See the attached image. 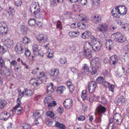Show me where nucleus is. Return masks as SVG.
Instances as JSON below:
<instances>
[{
  "instance_id": "obj_1",
  "label": "nucleus",
  "mask_w": 129,
  "mask_h": 129,
  "mask_svg": "<svg viewBox=\"0 0 129 129\" xmlns=\"http://www.w3.org/2000/svg\"><path fill=\"white\" fill-rule=\"evenodd\" d=\"M123 121V119L121 115L118 113H116L113 117L110 119L108 124L109 127L112 128L114 124L117 125L121 124Z\"/></svg>"
},
{
  "instance_id": "obj_2",
  "label": "nucleus",
  "mask_w": 129,
  "mask_h": 129,
  "mask_svg": "<svg viewBox=\"0 0 129 129\" xmlns=\"http://www.w3.org/2000/svg\"><path fill=\"white\" fill-rule=\"evenodd\" d=\"M108 30V25L107 24L104 23L99 24L97 27V30L98 31L102 33V37L103 38L105 37L104 34L107 32Z\"/></svg>"
},
{
  "instance_id": "obj_3",
  "label": "nucleus",
  "mask_w": 129,
  "mask_h": 129,
  "mask_svg": "<svg viewBox=\"0 0 129 129\" xmlns=\"http://www.w3.org/2000/svg\"><path fill=\"white\" fill-rule=\"evenodd\" d=\"M111 38L114 40H117L120 42H123L126 40V37L121 33L119 32L115 33L112 35Z\"/></svg>"
},
{
  "instance_id": "obj_4",
  "label": "nucleus",
  "mask_w": 129,
  "mask_h": 129,
  "mask_svg": "<svg viewBox=\"0 0 129 129\" xmlns=\"http://www.w3.org/2000/svg\"><path fill=\"white\" fill-rule=\"evenodd\" d=\"M34 8L36 10L33 12L34 15H35V17L37 18H40L42 17L44 13L42 11H40L39 7L36 6L34 7Z\"/></svg>"
},
{
  "instance_id": "obj_5",
  "label": "nucleus",
  "mask_w": 129,
  "mask_h": 129,
  "mask_svg": "<svg viewBox=\"0 0 129 129\" xmlns=\"http://www.w3.org/2000/svg\"><path fill=\"white\" fill-rule=\"evenodd\" d=\"M38 41L41 43H46L48 40L47 37L43 34L38 35L36 37Z\"/></svg>"
},
{
  "instance_id": "obj_6",
  "label": "nucleus",
  "mask_w": 129,
  "mask_h": 129,
  "mask_svg": "<svg viewBox=\"0 0 129 129\" xmlns=\"http://www.w3.org/2000/svg\"><path fill=\"white\" fill-rule=\"evenodd\" d=\"M97 86L96 83L94 81H90L88 85V90L89 93L93 92Z\"/></svg>"
},
{
  "instance_id": "obj_7",
  "label": "nucleus",
  "mask_w": 129,
  "mask_h": 129,
  "mask_svg": "<svg viewBox=\"0 0 129 129\" xmlns=\"http://www.w3.org/2000/svg\"><path fill=\"white\" fill-rule=\"evenodd\" d=\"M90 65H93L99 69L100 68L101 64L100 62V59L99 58H95L93 59L90 62Z\"/></svg>"
},
{
  "instance_id": "obj_8",
  "label": "nucleus",
  "mask_w": 129,
  "mask_h": 129,
  "mask_svg": "<svg viewBox=\"0 0 129 129\" xmlns=\"http://www.w3.org/2000/svg\"><path fill=\"white\" fill-rule=\"evenodd\" d=\"M101 17L99 14H96L92 16L91 18V20L92 22L95 23L100 22Z\"/></svg>"
},
{
  "instance_id": "obj_9",
  "label": "nucleus",
  "mask_w": 129,
  "mask_h": 129,
  "mask_svg": "<svg viewBox=\"0 0 129 129\" xmlns=\"http://www.w3.org/2000/svg\"><path fill=\"white\" fill-rule=\"evenodd\" d=\"M63 104L66 109L70 108L73 105V102L70 99H68L66 100L63 103Z\"/></svg>"
},
{
  "instance_id": "obj_10",
  "label": "nucleus",
  "mask_w": 129,
  "mask_h": 129,
  "mask_svg": "<svg viewBox=\"0 0 129 129\" xmlns=\"http://www.w3.org/2000/svg\"><path fill=\"white\" fill-rule=\"evenodd\" d=\"M112 16L115 18H118L120 16L119 10L118 6L116 7L114 9H113L111 11Z\"/></svg>"
},
{
  "instance_id": "obj_11",
  "label": "nucleus",
  "mask_w": 129,
  "mask_h": 129,
  "mask_svg": "<svg viewBox=\"0 0 129 129\" xmlns=\"http://www.w3.org/2000/svg\"><path fill=\"white\" fill-rule=\"evenodd\" d=\"M96 110L100 115L101 114L105 113L106 110V108L105 107L100 105L97 107Z\"/></svg>"
},
{
  "instance_id": "obj_12",
  "label": "nucleus",
  "mask_w": 129,
  "mask_h": 129,
  "mask_svg": "<svg viewBox=\"0 0 129 129\" xmlns=\"http://www.w3.org/2000/svg\"><path fill=\"white\" fill-rule=\"evenodd\" d=\"M22 111V107L20 106H15L12 109V111L13 112H15L17 115H20Z\"/></svg>"
},
{
  "instance_id": "obj_13",
  "label": "nucleus",
  "mask_w": 129,
  "mask_h": 129,
  "mask_svg": "<svg viewBox=\"0 0 129 129\" xmlns=\"http://www.w3.org/2000/svg\"><path fill=\"white\" fill-rule=\"evenodd\" d=\"M8 30L7 26L5 23L4 22H0V31L4 32L5 34Z\"/></svg>"
},
{
  "instance_id": "obj_14",
  "label": "nucleus",
  "mask_w": 129,
  "mask_h": 129,
  "mask_svg": "<svg viewBox=\"0 0 129 129\" xmlns=\"http://www.w3.org/2000/svg\"><path fill=\"white\" fill-rule=\"evenodd\" d=\"M54 86L52 83H49L47 87V92L49 93L50 94L54 90Z\"/></svg>"
},
{
  "instance_id": "obj_15",
  "label": "nucleus",
  "mask_w": 129,
  "mask_h": 129,
  "mask_svg": "<svg viewBox=\"0 0 129 129\" xmlns=\"http://www.w3.org/2000/svg\"><path fill=\"white\" fill-rule=\"evenodd\" d=\"M91 49H83V54L86 58H89L91 57Z\"/></svg>"
},
{
  "instance_id": "obj_16",
  "label": "nucleus",
  "mask_w": 129,
  "mask_h": 129,
  "mask_svg": "<svg viewBox=\"0 0 129 129\" xmlns=\"http://www.w3.org/2000/svg\"><path fill=\"white\" fill-rule=\"evenodd\" d=\"M118 61L117 56L116 55H112L110 58V63L113 65L116 64Z\"/></svg>"
},
{
  "instance_id": "obj_17",
  "label": "nucleus",
  "mask_w": 129,
  "mask_h": 129,
  "mask_svg": "<svg viewBox=\"0 0 129 129\" xmlns=\"http://www.w3.org/2000/svg\"><path fill=\"white\" fill-rule=\"evenodd\" d=\"M15 50L19 54L22 53L23 51V47L20 43H17L16 45Z\"/></svg>"
},
{
  "instance_id": "obj_18",
  "label": "nucleus",
  "mask_w": 129,
  "mask_h": 129,
  "mask_svg": "<svg viewBox=\"0 0 129 129\" xmlns=\"http://www.w3.org/2000/svg\"><path fill=\"white\" fill-rule=\"evenodd\" d=\"M32 49L34 54L35 56H38L39 54L38 45L34 44L32 46Z\"/></svg>"
},
{
  "instance_id": "obj_19",
  "label": "nucleus",
  "mask_w": 129,
  "mask_h": 129,
  "mask_svg": "<svg viewBox=\"0 0 129 129\" xmlns=\"http://www.w3.org/2000/svg\"><path fill=\"white\" fill-rule=\"evenodd\" d=\"M119 10V13L120 15H124L126 13V10L125 7L123 6H118Z\"/></svg>"
},
{
  "instance_id": "obj_20",
  "label": "nucleus",
  "mask_w": 129,
  "mask_h": 129,
  "mask_svg": "<svg viewBox=\"0 0 129 129\" xmlns=\"http://www.w3.org/2000/svg\"><path fill=\"white\" fill-rule=\"evenodd\" d=\"M13 43L12 40L8 39L5 40L4 41V45L9 48L11 47L13 45Z\"/></svg>"
},
{
  "instance_id": "obj_21",
  "label": "nucleus",
  "mask_w": 129,
  "mask_h": 129,
  "mask_svg": "<svg viewBox=\"0 0 129 129\" xmlns=\"http://www.w3.org/2000/svg\"><path fill=\"white\" fill-rule=\"evenodd\" d=\"M106 47L107 49L110 50L113 48V45L111 40H106Z\"/></svg>"
},
{
  "instance_id": "obj_22",
  "label": "nucleus",
  "mask_w": 129,
  "mask_h": 129,
  "mask_svg": "<svg viewBox=\"0 0 129 129\" xmlns=\"http://www.w3.org/2000/svg\"><path fill=\"white\" fill-rule=\"evenodd\" d=\"M10 116V114L9 113L7 112H3L1 115V116L2 117L1 119L6 120Z\"/></svg>"
},
{
  "instance_id": "obj_23",
  "label": "nucleus",
  "mask_w": 129,
  "mask_h": 129,
  "mask_svg": "<svg viewBox=\"0 0 129 129\" xmlns=\"http://www.w3.org/2000/svg\"><path fill=\"white\" fill-rule=\"evenodd\" d=\"M101 45L99 42L97 43L93 44L92 46L91 50L93 49L95 51H98L101 48Z\"/></svg>"
},
{
  "instance_id": "obj_24",
  "label": "nucleus",
  "mask_w": 129,
  "mask_h": 129,
  "mask_svg": "<svg viewBox=\"0 0 129 129\" xmlns=\"http://www.w3.org/2000/svg\"><path fill=\"white\" fill-rule=\"evenodd\" d=\"M82 70L83 71L84 74L88 75L90 73V71L89 69V67L86 64H84L83 66Z\"/></svg>"
},
{
  "instance_id": "obj_25",
  "label": "nucleus",
  "mask_w": 129,
  "mask_h": 129,
  "mask_svg": "<svg viewBox=\"0 0 129 129\" xmlns=\"http://www.w3.org/2000/svg\"><path fill=\"white\" fill-rule=\"evenodd\" d=\"M42 112L39 111H36L35 113H33V116L34 118L35 119H38L40 118Z\"/></svg>"
},
{
  "instance_id": "obj_26",
  "label": "nucleus",
  "mask_w": 129,
  "mask_h": 129,
  "mask_svg": "<svg viewBox=\"0 0 129 129\" xmlns=\"http://www.w3.org/2000/svg\"><path fill=\"white\" fill-rule=\"evenodd\" d=\"M91 35V33L90 31L87 30L82 34V38L83 39L88 38Z\"/></svg>"
},
{
  "instance_id": "obj_27",
  "label": "nucleus",
  "mask_w": 129,
  "mask_h": 129,
  "mask_svg": "<svg viewBox=\"0 0 129 129\" xmlns=\"http://www.w3.org/2000/svg\"><path fill=\"white\" fill-rule=\"evenodd\" d=\"M53 50L51 49H49L46 53V55L49 58H52L53 57Z\"/></svg>"
},
{
  "instance_id": "obj_28",
  "label": "nucleus",
  "mask_w": 129,
  "mask_h": 129,
  "mask_svg": "<svg viewBox=\"0 0 129 129\" xmlns=\"http://www.w3.org/2000/svg\"><path fill=\"white\" fill-rule=\"evenodd\" d=\"M92 46V45L89 42L86 41L84 43L83 49H85L86 50L91 49Z\"/></svg>"
},
{
  "instance_id": "obj_29",
  "label": "nucleus",
  "mask_w": 129,
  "mask_h": 129,
  "mask_svg": "<svg viewBox=\"0 0 129 129\" xmlns=\"http://www.w3.org/2000/svg\"><path fill=\"white\" fill-rule=\"evenodd\" d=\"M37 81L38 80L36 79L33 78L30 80V83L31 85L37 87L40 84V83H38Z\"/></svg>"
},
{
  "instance_id": "obj_30",
  "label": "nucleus",
  "mask_w": 129,
  "mask_h": 129,
  "mask_svg": "<svg viewBox=\"0 0 129 129\" xmlns=\"http://www.w3.org/2000/svg\"><path fill=\"white\" fill-rule=\"evenodd\" d=\"M66 89L65 86H61L58 87L56 91L58 93H62Z\"/></svg>"
},
{
  "instance_id": "obj_31",
  "label": "nucleus",
  "mask_w": 129,
  "mask_h": 129,
  "mask_svg": "<svg viewBox=\"0 0 129 129\" xmlns=\"http://www.w3.org/2000/svg\"><path fill=\"white\" fill-rule=\"evenodd\" d=\"M81 98L83 100H86L88 98L87 92L86 90H83L82 92Z\"/></svg>"
},
{
  "instance_id": "obj_32",
  "label": "nucleus",
  "mask_w": 129,
  "mask_h": 129,
  "mask_svg": "<svg viewBox=\"0 0 129 129\" xmlns=\"http://www.w3.org/2000/svg\"><path fill=\"white\" fill-rule=\"evenodd\" d=\"M91 65V67L92 69L90 71V73H91L92 75H94L95 74L96 72V70L100 69V68H99V69H98V68H96V67H95V66H94L92 65Z\"/></svg>"
},
{
  "instance_id": "obj_33",
  "label": "nucleus",
  "mask_w": 129,
  "mask_h": 129,
  "mask_svg": "<svg viewBox=\"0 0 129 129\" xmlns=\"http://www.w3.org/2000/svg\"><path fill=\"white\" fill-rule=\"evenodd\" d=\"M36 22V20L34 18H30L28 21L29 24L31 26L34 25Z\"/></svg>"
},
{
  "instance_id": "obj_34",
  "label": "nucleus",
  "mask_w": 129,
  "mask_h": 129,
  "mask_svg": "<svg viewBox=\"0 0 129 129\" xmlns=\"http://www.w3.org/2000/svg\"><path fill=\"white\" fill-rule=\"evenodd\" d=\"M55 126L58 128L61 129H65L66 127L64 125L60 123L57 122L55 123Z\"/></svg>"
},
{
  "instance_id": "obj_35",
  "label": "nucleus",
  "mask_w": 129,
  "mask_h": 129,
  "mask_svg": "<svg viewBox=\"0 0 129 129\" xmlns=\"http://www.w3.org/2000/svg\"><path fill=\"white\" fill-rule=\"evenodd\" d=\"M78 28L80 29H85L86 28V25L83 22H78L77 24Z\"/></svg>"
},
{
  "instance_id": "obj_36",
  "label": "nucleus",
  "mask_w": 129,
  "mask_h": 129,
  "mask_svg": "<svg viewBox=\"0 0 129 129\" xmlns=\"http://www.w3.org/2000/svg\"><path fill=\"white\" fill-rule=\"evenodd\" d=\"M59 61L61 64H64L67 62L66 58L64 56H62L59 59Z\"/></svg>"
},
{
  "instance_id": "obj_37",
  "label": "nucleus",
  "mask_w": 129,
  "mask_h": 129,
  "mask_svg": "<svg viewBox=\"0 0 129 129\" xmlns=\"http://www.w3.org/2000/svg\"><path fill=\"white\" fill-rule=\"evenodd\" d=\"M7 61L8 62L10 63V64L11 65V68H12V66H16L17 65V62L15 60H13L12 61H11L9 59L7 60Z\"/></svg>"
},
{
  "instance_id": "obj_38",
  "label": "nucleus",
  "mask_w": 129,
  "mask_h": 129,
  "mask_svg": "<svg viewBox=\"0 0 129 129\" xmlns=\"http://www.w3.org/2000/svg\"><path fill=\"white\" fill-rule=\"evenodd\" d=\"M95 98V96L94 94L90 93L89 95V97L87 98V100L92 102L94 101Z\"/></svg>"
},
{
  "instance_id": "obj_39",
  "label": "nucleus",
  "mask_w": 129,
  "mask_h": 129,
  "mask_svg": "<svg viewBox=\"0 0 129 129\" xmlns=\"http://www.w3.org/2000/svg\"><path fill=\"white\" fill-rule=\"evenodd\" d=\"M37 77L39 79L43 77L44 78H47L45 73L44 72H40L39 74L37 75Z\"/></svg>"
},
{
  "instance_id": "obj_40",
  "label": "nucleus",
  "mask_w": 129,
  "mask_h": 129,
  "mask_svg": "<svg viewBox=\"0 0 129 129\" xmlns=\"http://www.w3.org/2000/svg\"><path fill=\"white\" fill-rule=\"evenodd\" d=\"M31 127V126L27 123H25L20 126V127L21 128H22L23 129H30Z\"/></svg>"
},
{
  "instance_id": "obj_41",
  "label": "nucleus",
  "mask_w": 129,
  "mask_h": 129,
  "mask_svg": "<svg viewBox=\"0 0 129 129\" xmlns=\"http://www.w3.org/2000/svg\"><path fill=\"white\" fill-rule=\"evenodd\" d=\"M30 40L27 37H24L23 39V43L25 44H27L30 42Z\"/></svg>"
},
{
  "instance_id": "obj_42",
  "label": "nucleus",
  "mask_w": 129,
  "mask_h": 129,
  "mask_svg": "<svg viewBox=\"0 0 129 129\" xmlns=\"http://www.w3.org/2000/svg\"><path fill=\"white\" fill-rule=\"evenodd\" d=\"M96 82L99 84H102L104 82L103 78L102 77H98L96 79Z\"/></svg>"
},
{
  "instance_id": "obj_43",
  "label": "nucleus",
  "mask_w": 129,
  "mask_h": 129,
  "mask_svg": "<svg viewBox=\"0 0 129 129\" xmlns=\"http://www.w3.org/2000/svg\"><path fill=\"white\" fill-rule=\"evenodd\" d=\"M9 11L8 12L9 15V16L12 15V16H13L15 13V11L14 9L13 8L11 9V7H9Z\"/></svg>"
},
{
  "instance_id": "obj_44",
  "label": "nucleus",
  "mask_w": 129,
  "mask_h": 129,
  "mask_svg": "<svg viewBox=\"0 0 129 129\" xmlns=\"http://www.w3.org/2000/svg\"><path fill=\"white\" fill-rule=\"evenodd\" d=\"M56 28H60V30H61L62 28V25L61 22L59 20H58L56 23Z\"/></svg>"
},
{
  "instance_id": "obj_45",
  "label": "nucleus",
  "mask_w": 129,
  "mask_h": 129,
  "mask_svg": "<svg viewBox=\"0 0 129 129\" xmlns=\"http://www.w3.org/2000/svg\"><path fill=\"white\" fill-rule=\"evenodd\" d=\"M47 116L52 118H54L55 117V114L52 111L47 112Z\"/></svg>"
},
{
  "instance_id": "obj_46",
  "label": "nucleus",
  "mask_w": 129,
  "mask_h": 129,
  "mask_svg": "<svg viewBox=\"0 0 129 129\" xmlns=\"http://www.w3.org/2000/svg\"><path fill=\"white\" fill-rule=\"evenodd\" d=\"M122 28L124 29L126 31H129V24L125 23L122 25Z\"/></svg>"
},
{
  "instance_id": "obj_47",
  "label": "nucleus",
  "mask_w": 129,
  "mask_h": 129,
  "mask_svg": "<svg viewBox=\"0 0 129 129\" xmlns=\"http://www.w3.org/2000/svg\"><path fill=\"white\" fill-rule=\"evenodd\" d=\"M91 40L92 42L94 44H96L98 43V40L96 38L92 36L91 37Z\"/></svg>"
},
{
  "instance_id": "obj_48",
  "label": "nucleus",
  "mask_w": 129,
  "mask_h": 129,
  "mask_svg": "<svg viewBox=\"0 0 129 129\" xmlns=\"http://www.w3.org/2000/svg\"><path fill=\"white\" fill-rule=\"evenodd\" d=\"M21 30L23 34H25L27 31V28L24 26H22L21 28Z\"/></svg>"
},
{
  "instance_id": "obj_49",
  "label": "nucleus",
  "mask_w": 129,
  "mask_h": 129,
  "mask_svg": "<svg viewBox=\"0 0 129 129\" xmlns=\"http://www.w3.org/2000/svg\"><path fill=\"white\" fill-rule=\"evenodd\" d=\"M80 4L82 5H86L87 4V0H78Z\"/></svg>"
},
{
  "instance_id": "obj_50",
  "label": "nucleus",
  "mask_w": 129,
  "mask_h": 129,
  "mask_svg": "<svg viewBox=\"0 0 129 129\" xmlns=\"http://www.w3.org/2000/svg\"><path fill=\"white\" fill-rule=\"evenodd\" d=\"M100 1L99 0H92L91 2V3L92 5H95L98 6L99 5Z\"/></svg>"
},
{
  "instance_id": "obj_51",
  "label": "nucleus",
  "mask_w": 129,
  "mask_h": 129,
  "mask_svg": "<svg viewBox=\"0 0 129 129\" xmlns=\"http://www.w3.org/2000/svg\"><path fill=\"white\" fill-rule=\"evenodd\" d=\"M32 94V91L29 90H27L26 89V94L25 95V97H27L28 96H31Z\"/></svg>"
},
{
  "instance_id": "obj_52",
  "label": "nucleus",
  "mask_w": 129,
  "mask_h": 129,
  "mask_svg": "<svg viewBox=\"0 0 129 129\" xmlns=\"http://www.w3.org/2000/svg\"><path fill=\"white\" fill-rule=\"evenodd\" d=\"M51 98L50 97H46L44 100V102L45 104L47 103V104L51 101Z\"/></svg>"
},
{
  "instance_id": "obj_53",
  "label": "nucleus",
  "mask_w": 129,
  "mask_h": 129,
  "mask_svg": "<svg viewBox=\"0 0 129 129\" xmlns=\"http://www.w3.org/2000/svg\"><path fill=\"white\" fill-rule=\"evenodd\" d=\"M25 54L26 58L28 57L30 55V52L29 50L27 48H26L25 49Z\"/></svg>"
},
{
  "instance_id": "obj_54",
  "label": "nucleus",
  "mask_w": 129,
  "mask_h": 129,
  "mask_svg": "<svg viewBox=\"0 0 129 129\" xmlns=\"http://www.w3.org/2000/svg\"><path fill=\"white\" fill-rule=\"evenodd\" d=\"M48 107L55 106L56 105V102L55 101H51L48 104Z\"/></svg>"
},
{
  "instance_id": "obj_55",
  "label": "nucleus",
  "mask_w": 129,
  "mask_h": 129,
  "mask_svg": "<svg viewBox=\"0 0 129 129\" xmlns=\"http://www.w3.org/2000/svg\"><path fill=\"white\" fill-rule=\"evenodd\" d=\"M0 66L2 67H5V62L1 57H0Z\"/></svg>"
},
{
  "instance_id": "obj_56",
  "label": "nucleus",
  "mask_w": 129,
  "mask_h": 129,
  "mask_svg": "<svg viewBox=\"0 0 129 129\" xmlns=\"http://www.w3.org/2000/svg\"><path fill=\"white\" fill-rule=\"evenodd\" d=\"M115 86L114 85L111 84L109 87L108 89L109 91H110L112 93H113L114 91Z\"/></svg>"
},
{
  "instance_id": "obj_57",
  "label": "nucleus",
  "mask_w": 129,
  "mask_h": 129,
  "mask_svg": "<svg viewBox=\"0 0 129 129\" xmlns=\"http://www.w3.org/2000/svg\"><path fill=\"white\" fill-rule=\"evenodd\" d=\"M117 101L118 102L120 103L121 104L124 103L125 102V100L124 97L122 96H120L118 98Z\"/></svg>"
},
{
  "instance_id": "obj_58",
  "label": "nucleus",
  "mask_w": 129,
  "mask_h": 129,
  "mask_svg": "<svg viewBox=\"0 0 129 129\" xmlns=\"http://www.w3.org/2000/svg\"><path fill=\"white\" fill-rule=\"evenodd\" d=\"M78 47V46L73 45L70 47L71 50L73 51H77L78 50L77 48Z\"/></svg>"
},
{
  "instance_id": "obj_59",
  "label": "nucleus",
  "mask_w": 129,
  "mask_h": 129,
  "mask_svg": "<svg viewBox=\"0 0 129 129\" xmlns=\"http://www.w3.org/2000/svg\"><path fill=\"white\" fill-rule=\"evenodd\" d=\"M6 52V50L4 48L0 45V54H3Z\"/></svg>"
},
{
  "instance_id": "obj_60",
  "label": "nucleus",
  "mask_w": 129,
  "mask_h": 129,
  "mask_svg": "<svg viewBox=\"0 0 129 129\" xmlns=\"http://www.w3.org/2000/svg\"><path fill=\"white\" fill-rule=\"evenodd\" d=\"M85 117L84 115H81L78 118V119L79 121H83L85 120Z\"/></svg>"
},
{
  "instance_id": "obj_61",
  "label": "nucleus",
  "mask_w": 129,
  "mask_h": 129,
  "mask_svg": "<svg viewBox=\"0 0 129 129\" xmlns=\"http://www.w3.org/2000/svg\"><path fill=\"white\" fill-rule=\"evenodd\" d=\"M22 2L21 1L19 0L16 2L15 1V5L18 7L20 6L22 4Z\"/></svg>"
},
{
  "instance_id": "obj_62",
  "label": "nucleus",
  "mask_w": 129,
  "mask_h": 129,
  "mask_svg": "<svg viewBox=\"0 0 129 129\" xmlns=\"http://www.w3.org/2000/svg\"><path fill=\"white\" fill-rule=\"evenodd\" d=\"M26 88H25L24 90L21 92V93L19 95L20 98L21 99L22 97L24 95V94L26 93Z\"/></svg>"
},
{
  "instance_id": "obj_63",
  "label": "nucleus",
  "mask_w": 129,
  "mask_h": 129,
  "mask_svg": "<svg viewBox=\"0 0 129 129\" xmlns=\"http://www.w3.org/2000/svg\"><path fill=\"white\" fill-rule=\"evenodd\" d=\"M57 111L58 112L61 113L63 112V109L62 107H59L57 108Z\"/></svg>"
},
{
  "instance_id": "obj_64",
  "label": "nucleus",
  "mask_w": 129,
  "mask_h": 129,
  "mask_svg": "<svg viewBox=\"0 0 129 129\" xmlns=\"http://www.w3.org/2000/svg\"><path fill=\"white\" fill-rule=\"evenodd\" d=\"M54 76L57 77L59 75V70L57 69H54Z\"/></svg>"
}]
</instances>
